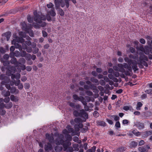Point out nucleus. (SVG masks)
Instances as JSON below:
<instances>
[{
    "instance_id": "f257e3e1",
    "label": "nucleus",
    "mask_w": 152,
    "mask_h": 152,
    "mask_svg": "<svg viewBox=\"0 0 152 152\" xmlns=\"http://www.w3.org/2000/svg\"><path fill=\"white\" fill-rule=\"evenodd\" d=\"M34 20L40 24V26L44 27L46 26V23L45 22H42V20H46V17L45 15H39L37 14V11H35L34 12Z\"/></svg>"
},
{
    "instance_id": "f03ea898",
    "label": "nucleus",
    "mask_w": 152,
    "mask_h": 152,
    "mask_svg": "<svg viewBox=\"0 0 152 152\" xmlns=\"http://www.w3.org/2000/svg\"><path fill=\"white\" fill-rule=\"evenodd\" d=\"M64 136L62 134H60L58 135V137L55 140V143L56 144L62 145L64 148V151H65L68 148V147L71 144V142H68L64 143V141L63 140Z\"/></svg>"
},
{
    "instance_id": "7ed1b4c3",
    "label": "nucleus",
    "mask_w": 152,
    "mask_h": 152,
    "mask_svg": "<svg viewBox=\"0 0 152 152\" xmlns=\"http://www.w3.org/2000/svg\"><path fill=\"white\" fill-rule=\"evenodd\" d=\"M140 56L139 57V59L140 63L142 64L145 66H148V64L145 61H143V60H145L146 61H147L148 60V58L147 57L142 53H140Z\"/></svg>"
},
{
    "instance_id": "20e7f679",
    "label": "nucleus",
    "mask_w": 152,
    "mask_h": 152,
    "mask_svg": "<svg viewBox=\"0 0 152 152\" xmlns=\"http://www.w3.org/2000/svg\"><path fill=\"white\" fill-rule=\"evenodd\" d=\"M124 68L126 69L128 71H125V74L126 75H131L132 74V69L130 65H129L126 63H124L123 64Z\"/></svg>"
},
{
    "instance_id": "39448f33",
    "label": "nucleus",
    "mask_w": 152,
    "mask_h": 152,
    "mask_svg": "<svg viewBox=\"0 0 152 152\" xmlns=\"http://www.w3.org/2000/svg\"><path fill=\"white\" fill-rule=\"evenodd\" d=\"M79 116L85 118H88V114L83 109L81 110L80 111Z\"/></svg>"
},
{
    "instance_id": "423d86ee",
    "label": "nucleus",
    "mask_w": 152,
    "mask_h": 152,
    "mask_svg": "<svg viewBox=\"0 0 152 152\" xmlns=\"http://www.w3.org/2000/svg\"><path fill=\"white\" fill-rule=\"evenodd\" d=\"M134 125L140 129H143L144 127V124L143 123L136 122L134 123Z\"/></svg>"
},
{
    "instance_id": "0eeeda50",
    "label": "nucleus",
    "mask_w": 152,
    "mask_h": 152,
    "mask_svg": "<svg viewBox=\"0 0 152 152\" xmlns=\"http://www.w3.org/2000/svg\"><path fill=\"white\" fill-rule=\"evenodd\" d=\"M74 121L77 124H79L78 126L79 128H82L83 127V124L80 123L82 122V120L81 118H75L74 119Z\"/></svg>"
},
{
    "instance_id": "6e6552de",
    "label": "nucleus",
    "mask_w": 152,
    "mask_h": 152,
    "mask_svg": "<svg viewBox=\"0 0 152 152\" xmlns=\"http://www.w3.org/2000/svg\"><path fill=\"white\" fill-rule=\"evenodd\" d=\"M68 104L72 108H75L78 109H79L80 107V106L79 104H75V103L70 102H68Z\"/></svg>"
},
{
    "instance_id": "1a4fd4ad",
    "label": "nucleus",
    "mask_w": 152,
    "mask_h": 152,
    "mask_svg": "<svg viewBox=\"0 0 152 152\" xmlns=\"http://www.w3.org/2000/svg\"><path fill=\"white\" fill-rule=\"evenodd\" d=\"M73 98L75 100L79 101H82L84 99V98L83 96H80L79 97L76 94H74L73 96Z\"/></svg>"
},
{
    "instance_id": "9d476101",
    "label": "nucleus",
    "mask_w": 152,
    "mask_h": 152,
    "mask_svg": "<svg viewBox=\"0 0 152 152\" xmlns=\"http://www.w3.org/2000/svg\"><path fill=\"white\" fill-rule=\"evenodd\" d=\"M10 92L11 94H17L19 93V90L15 87H12L10 88Z\"/></svg>"
},
{
    "instance_id": "9b49d317",
    "label": "nucleus",
    "mask_w": 152,
    "mask_h": 152,
    "mask_svg": "<svg viewBox=\"0 0 152 152\" xmlns=\"http://www.w3.org/2000/svg\"><path fill=\"white\" fill-rule=\"evenodd\" d=\"M46 137L48 139L49 141L50 142H52L53 141L54 138L53 135H50L48 134H46L45 135Z\"/></svg>"
},
{
    "instance_id": "f8f14e48",
    "label": "nucleus",
    "mask_w": 152,
    "mask_h": 152,
    "mask_svg": "<svg viewBox=\"0 0 152 152\" xmlns=\"http://www.w3.org/2000/svg\"><path fill=\"white\" fill-rule=\"evenodd\" d=\"M118 66L119 68V71L125 73V70L124 68L123 64H118Z\"/></svg>"
},
{
    "instance_id": "ddd939ff",
    "label": "nucleus",
    "mask_w": 152,
    "mask_h": 152,
    "mask_svg": "<svg viewBox=\"0 0 152 152\" xmlns=\"http://www.w3.org/2000/svg\"><path fill=\"white\" fill-rule=\"evenodd\" d=\"M52 146L49 143L45 145V149L46 151L51 150L52 149Z\"/></svg>"
},
{
    "instance_id": "4468645a",
    "label": "nucleus",
    "mask_w": 152,
    "mask_h": 152,
    "mask_svg": "<svg viewBox=\"0 0 152 152\" xmlns=\"http://www.w3.org/2000/svg\"><path fill=\"white\" fill-rule=\"evenodd\" d=\"M124 60L126 62H127L129 65L131 64H134L136 62V61L132 60H129L127 57L125 58Z\"/></svg>"
},
{
    "instance_id": "2eb2a0df",
    "label": "nucleus",
    "mask_w": 152,
    "mask_h": 152,
    "mask_svg": "<svg viewBox=\"0 0 152 152\" xmlns=\"http://www.w3.org/2000/svg\"><path fill=\"white\" fill-rule=\"evenodd\" d=\"M10 62L12 64H14L17 66H18V62L17 61L16 58H13L10 60Z\"/></svg>"
},
{
    "instance_id": "dca6fc26",
    "label": "nucleus",
    "mask_w": 152,
    "mask_h": 152,
    "mask_svg": "<svg viewBox=\"0 0 152 152\" xmlns=\"http://www.w3.org/2000/svg\"><path fill=\"white\" fill-rule=\"evenodd\" d=\"M25 60L23 58H21L18 60V66H20V64H25Z\"/></svg>"
},
{
    "instance_id": "f3484780",
    "label": "nucleus",
    "mask_w": 152,
    "mask_h": 152,
    "mask_svg": "<svg viewBox=\"0 0 152 152\" xmlns=\"http://www.w3.org/2000/svg\"><path fill=\"white\" fill-rule=\"evenodd\" d=\"M10 99L11 100L15 102H17L18 100V98L16 96H15L13 95H11L10 96Z\"/></svg>"
},
{
    "instance_id": "a211bd4d",
    "label": "nucleus",
    "mask_w": 152,
    "mask_h": 152,
    "mask_svg": "<svg viewBox=\"0 0 152 152\" xmlns=\"http://www.w3.org/2000/svg\"><path fill=\"white\" fill-rule=\"evenodd\" d=\"M90 80L91 82L94 83L96 85H98L99 84V82L98 80L94 77L91 78Z\"/></svg>"
},
{
    "instance_id": "6ab92c4d",
    "label": "nucleus",
    "mask_w": 152,
    "mask_h": 152,
    "mask_svg": "<svg viewBox=\"0 0 152 152\" xmlns=\"http://www.w3.org/2000/svg\"><path fill=\"white\" fill-rule=\"evenodd\" d=\"M2 94L5 97L9 96L10 95V93L9 91L3 90L2 91Z\"/></svg>"
},
{
    "instance_id": "aec40b11",
    "label": "nucleus",
    "mask_w": 152,
    "mask_h": 152,
    "mask_svg": "<svg viewBox=\"0 0 152 152\" xmlns=\"http://www.w3.org/2000/svg\"><path fill=\"white\" fill-rule=\"evenodd\" d=\"M132 64L133 65V66H132V68L134 70V72H135L137 70H138L137 66V63L136 61V63Z\"/></svg>"
},
{
    "instance_id": "412c9836",
    "label": "nucleus",
    "mask_w": 152,
    "mask_h": 152,
    "mask_svg": "<svg viewBox=\"0 0 152 152\" xmlns=\"http://www.w3.org/2000/svg\"><path fill=\"white\" fill-rule=\"evenodd\" d=\"M152 134V131H146L143 133V134L144 135L145 137H147L148 136Z\"/></svg>"
},
{
    "instance_id": "4be33fe9",
    "label": "nucleus",
    "mask_w": 152,
    "mask_h": 152,
    "mask_svg": "<svg viewBox=\"0 0 152 152\" xmlns=\"http://www.w3.org/2000/svg\"><path fill=\"white\" fill-rule=\"evenodd\" d=\"M138 150L139 152H147L148 151L144 146L140 147L138 148Z\"/></svg>"
},
{
    "instance_id": "5701e85b",
    "label": "nucleus",
    "mask_w": 152,
    "mask_h": 152,
    "mask_svg": "<svg viewBox=\"0 0 152 152\" xmlns=\"http://www.w3.org/2000/svg\"><path fill=\"white\" fill-rule=\"evenodd\" d=\"M7 67L8 68H10L9 69H10V71L12 73H14L15 72L16 69L15 67L13 66H8Z\"/></svg>"
},
{
    "instance_id": "b1692460",
    "label": "nucleus",
    "mask_w": 152,
    "mask_h": 152,
    "mask_svg": "<svg viewBox=\"0 0 152 152\" xmlns=\"http://www.w3.org/2000/svg\"><path fill=\"white\" fill-rule=\"evenodd\" d=\"M16 40L18 42L21 43L23 42L24 41V39H23L22 37H20L18 36L16 37Z\"/></svg>"
},
{
    "instance_id": "393cba45",
    "label": "nucleus",
    "mask_w": 152,
    "mask_h": 152,
    "mask_svg": "<svg viewBox=\"0 0 152 152\" xmlns=\"http://www.w3.org/2000/svg\"><path fill=\"white\" fill-rule=\"evenodd\" d=\"M48 15L49 14L52 16H54L56 15V13L54 12V9L53 8L49 12H48Z\"/></svg>"
},
{
    "instance_id": "a878e982",
    "label": "nucleus",
    "mask_w": 152,
    "mask_h": 152,
    "mask_svg": "<svg viewBox=\"0 0 152 152\" xmlns=\"http://www.w3.org/2000/svg\"><path fill=\"white\" fill-rule=\"evenodd\" d=\"M125 150V148L123 147H121L118 148L116 150V151L117 152H123Z\"/></svg>"
},
{
    "instance_id": "bb28decb",
    "label": "nucleus",
    "mask_w": 152,
    "mask_h": 152,
    "mask_svg": "<svg viewBox=\"0 0 152 152\" xmlns=\"http://www.w3.org/2000/svg\"><path fill=\"white\" fill-rule=\"evenodd\" d=\"M14 44L15 45V48L19 49V50L20 51L22 50V48L20 45L18 43H15Z\"/></svg>"
},
{
    "instance_id": "cd10ccee",
    "label": "nucleus",
    "mask_w": 152,
    "mask_h": 152,
    "mask_svg": "<svg viewBox=\"0 0 152 152\" xmlns=\"http://www.w3.org/2000/svg\"><path fill=\"white\" fill-rule=\"evenodd\" d=\"M109 78L110 79L113 80L114 81L117 82L116 80H117V79L112 74H109L108 75Z\"/></svg>"
},
{
    "instance_id": "c85d7f7f",
    "label": "nucleus",
    "mask_w": 152,
    "mask_h": 152,
    "mask_svg": "<svg viewBox=\"0 0 152 152\" xmlns=\"http://www.w3.org/2000/svg\"><path fill=\"white\" fill-rule=\"evenodd\" d=\"M4 35L7 38V40L8 41L11 36V32H6L4 34Z\"/></svg>"
},
{
    "instance_id": "c756f323",
    "label": "nucleus",
    "mask_w": 152,
    "mask_h": 152,
    "mask_svg": "<svg viewBox=\"0 0 152 152\" xmlns=\"http://www.w3.org/2000/svg\"><path fill=\"white\" fill-rule=\"evenodd\" d=\"M55 149L56 151H60L62 150V148L61 146L57 145L55 147Z\"/></svg>"
},
{
    "instance_id": "7c9ffc66",
    "label": "nucleus",
    "mask_w": 152,
    "mask_h": 152,
    "mask_svg": "<svg viewBox=\"0 0 152 152\" xmlns=\"http://www.w3.org/2000/svg\"><path fill=\"white\" fill-rule=\"evenodd\" d=\"M78 146V144H74L72 145L73 148L74 149V150L75 151H78L79 150Z\"/></svg>"
},
{
    "instance_id": "2f4dec72",
    "label": "nucleus",
    "mask_w": 152,
    "mask_h": 152,
    "mask_svg": "<svg viewBox=\"0 0 152 152\" xmlns=\"http://www.w3.org/2000/svg\"><path fill=\"white\" fill-rule=\"evenodd\" d=\"M66 128L67 129L69 133H74V130L73 128L71 127V126H66Z\"/></svg>"
},
{
    "instance_id": "473e14b6",
    "label": "nucleus",
    "mask_w": 152,
    "mask_h": 152,
    "mask_svg": "<svg viewBox=\"0 0 152 152\" xmlns=\"http://www.w3.org/2000/svg\"><path fill=\"white\" fill-rule=\"evenodd\" d=\"M132 132L136 136H138L140 135V132H137L136 130H133L132 131Z\"/></svg>"
},
{
    "instance_id": "72a5a7b5",
    "label": "nucleus",
    "mask_w": 152,
    "mask_h": 152,
    "mask_svg": "<svg viewBox=\"0 0 152 152\" xmlns=\"http://www.w3.org/2000/svg\"><path fill=\"white\" fill-rule=\"evenodd\" d=\"M110 117L113 118L114 120L115 121H118L119 119V117L117 115H110Z\"/></svg>"
},
{
    "instance_id": "f704fd0d",
    "label": "nucleus",
    "mask_w": 152,
    "mask_h": 152,
    "mask_svg": "<svg viewBox=\"0 0 152 152\" xmlns=\"http://www.w3.org/2000/svg\"><path fill=\"white\" fill-rule=\"evenodd\" d=\"M97 124L98 125L105 126L106 125V123L105 122L102 121H98L97 122Z\"/></svg>"
},
{
    "instance_id": "c9c22d12",
    "label": "nucleus",
    "mask_w": 152,
    "mask_h": 152,
    "mask_svg": "<svg viewBox=\"0 0 152 152\" xmlns=\"http://www.w3.org/2000/svg\"><path fill=\"white\" fill-rule=\"evenodd\" d=\"M26 60L29 61L31 58V55L29 53H27L25 56Z\"/></svg>"
},
{
    "instance_id": "e433bc0d",
    "label": "nucleus",
    "mask_w": 152,
    "mask_h": 152,
    "mask_svg": "<svg viewBox=\"0 0 152 152\" xmlns=\"http://www.w3.org/2000/svg\"><path fill=\"white\" fill-rule=\"evenodd\" d=\"M142 104L140 102H138L137 105L136 109L137 110H139L140 109V107L142 106Z\"/></svg>"
},
{
    "instance_id": "4c0bfd02",
    "label": "nucleus",
    "mask_w": 152,
    "mask_h": 152,
    "mask_svg": "<svg viewBox=\"0 0 152 152\" xmlns=\"http://www.w3.org/2000/svg\"><path fill=\"white\" fill-rule=\"evenodd\" d=\"M3 99H0V109H2L4 108L5 107V104L2 102H3Z\"/></svg>"
},
{
    "instance_id": "58836bf2",
    "label": "nucleus",
    "mask_w": 152,
    "mask_h": 152,
    "mask_svg": "<svg viewBox=\"0 0 152 152\" xmlns=\"http://www.w3.org/2000/svg\"><path fill=\"white\" fill-rule=\"evenodd\" d=\"M21 25L22 26V28L24 29H26L27 27V25L25 22H23L21 23Z\"/></svg>"
},
{
    "instance_id": "ea45409f",
    "label": "nucleus",
    "mask_w": 152,
    "mask_h": 152,
    "mask_svg": "<svg viewBox=\"0 0 152 152\" xmlns=\"http://www.w3.org/2000/svg\"><path fill=\"white\" fill-rule=\"evenodd\" d=\"M61 0H55V4L56 7L57 8H58L59 7V4L58 1H60Z\"/></svg>"
},
{
    "instance_id": "a19ab883",
    "label": "nucleus",
    "mask_w": 152,
    "mask_h": 152,
    "mask_svg": "<svg viewBox=\"0 0 152 152\" xmlns=\"http://www.w3.org/2000/svg\"><path fill=\"white\" fill-rule=\"evenodd\" d=\"M6 113V111L5 110H4L3 108L0 109V114L1 115H4Z\"/></svg>"
},
{
    "instance_id": "79ce46f5",
    "label": "nucleus",
    "mask_w": 152,
    "mask_h": 152,
    "mask_svg": "<svg viewBox=\"0 0 152 152\" xmlns=\"http://www.w3.org/2000/svg\"><path fill=\"white\" fill-rule=\"evenodd\" d=\"M73 114L76 117L79 116L80 112L77 110H74L73 112Z\"/></svg>"
},
{
    "instance_id": "37998d69",
    "label": "nucleus",
    "mask_w": 152,
    "mask_h": 152,
    "mask_svg": "<svg viewBox=\"0 0 152 152\" xmlns=\"http://www.w3.org/2000/svg\"><path fill=\"white\" fill-rule=\"evenodd\" d=\"M19 35L21 36V37L25 38L26 37V34L25 32H20L19 33Z\"/></svg>"
},
{
    "instance_id": "c03bdc74",
    "label": "nucleus",
    "mask_w": 152,
    "mask_h": 152,
    "mask_svg": "<svg viewBox=\"0 0 152 152\" xmlns=\"http://www.w3.org/2000/svg\"><path fill=\"white\" fill-rule=\"evenodd\" d=\"M1 61L2 62L4 65L5 66H7L10 64L9 61L7 60L3 61Z\"/></svg>"
},
{
    "instance_id": "a18cd8bd",
    "label": "nucleus",
    "mask_w": 152,
    "mask_h": 152,
    "mask_svg": "<svg viewBox=\"0 0 152 152\" xmlns=\"http://www.w3.org/2000/svg\"><path fill=\"white\" fill-rule=\"evenodd\" d=\"M12 103L11 102H10L5 106V107L9 109L12 107Z\"/></svg>"
},
{
    "instance_id": "49530a36",
    "label": "nucleus",
    "mask_w": 152,
    "mask_h": 152,
    "mask_svg": "<svg viewBox=\"0 0 152 152\" xmlns=\"http://www.w3.org/2000/svg\"><path fill=\"white\" fill-rule=\"evenodd\" d=\"M7 71L6 72V75H7L9 76L11 75L12 73L11 72H10V69H9L10 68H8L7 67Z\"/></svg>"
},
{
    "instance_id": "de8ad7c7",
    "label": "nucleus",
    "mask_w": 152,
    "mask_h": 152,
    "mask_svg": "<svg viewBox=\"0 0 152 152\" xmlns=\"http://www.w3.org/2000/svg\"><path fill=\"white\" fill-rule=\"evenodd\" d=\"M14 55L16 57H19L20 56V53L18 51H16L14 53Z\"/></svg>"
},
{
    "instance_id": "09e8293b",
    "label": "nucleus",
    "mask_w": 152,
    "mask_h": 152,
    "mask_svg": "<svg viewBox=\"0 0 152 152\" xmlns=\"http://www.w3.org/2000/svg\"><path fill=\"white\" fill-rule=\"evenodd\" d=\"M145 48H144L143 47H142V46L140 47L138 49V50L139 51L140 50V51H141V52H140L139 53H142L144 54L143 53H144V52L145 51Z\"/></svg>"
},
{
    "instance_id": "8fccbe9b",
    "label": "nucleus",
    "mask_w": 152,
    "mask_h": 152,
    "mask_svg": "<svg viewBox=\"0 0 152 152\" xmlns=\"http://www.w3.org/2000/svg\"><path fill=\"white\" fill-rule=\"evenodd\" d=\"M58 2L61 7H64L65 4L62 0H61L60 1H58Z\"/></svg>"
},
{
    "instance_id": "3c124183",
    "label": "nucleus",
    "mask_w": 152,
    "mask_h": 152,
    "mask_svg": "<svg viewBox=\"0 0 152 152\" xmlns=\"http://www.w3.org/2000/svg\"><path fill=\"white\" fill-rule=\"evenodd\" d=\"M27 19L29 23H31L33 22V20L31 19V17L29 15H28Z\"/></svg>"
},
{
    "instance_id": "603ef678",
    "label": "nucleus",
    "mask_w": 152,
    "mask_h": 152,
    "mask_svg": "<svg viewBox=\"0 0 152 152\" xmlns=\"http://www.w3.org/2000/svg\"><path fill=\"white\" fill-rule=\"evenodd\" d=\"M131 145L133 147H135L137 146V142H135L134 141H132L131 143Z\"/></svg>"
},
{
    "instance_id": "864d4df0",
    "label": "nucleus",
    "mask_w": 152,
    "mask_h": 152,
    "mask_svg": "<svg viewBox=\"0 0 152 152\" xmlns=\"http://www.w3.org/2000/svg\"><path fill=\"white\" fill-rule=\"evenodd\" d=\"M39 50V49L37 48H35L33 50V53L34 54H36L38 53Z\"/></svg>"
},
{
    "instance_id": "5fc2aeb1",
    "label": "nucleus",
    "mask_w": 152,
    "mask_h": 152,
    "mask_svg": "<svg viewBox=\"0 0 152 152\" xmlns=\"http://www.w3.org/2000/svg\"><path fill=\"white\" fill-rule=\"evenodd\" d=\"M33 26L35 28H40L39 25L36 23H34L33 24Z\"/></svg>"
},
{
    "instance_id": "6e6d98bb",
    "label": "nucleus",
    "mask_w": 152,
    "mask_h": 152,
    "mask_svg": "<svg viewBox=\"0 0 152 152\" xmlns=\"http://www.w3.org/2000/svg\"><path fill=\"white\" fill-rule=\"evenodd\" d=\"M90 88H91V89H92L93 88V89L94 90H96V91H98L96 89V86H94V85L92 84L91 83V84H90Z\"/></svg>"
},
{
    "instance_id": "4d7b16f0",
    "label": "nucleus",
    "mask_w": 152,
    "mask_h": 152,
    "mask_svg": "<svg viewBox=\"0 0 152 152\" xmlns=\"http://www.w3.org/2000/svg\"><path fill=\"white\" fill-rule=\"evenodd\" d=\"M123 109L127 111L129 110H133V109H130V107L128 106H125L123 107Z\"/></svg>"
},
{
    "instance_id": "13d9d810",
    "label": "nucleus",
    "mask_w": 152,
    "mask_h": 152,
    "mask_svg": "<svg viewBox=\"0 0 152 152\" xmlns=\"http://www.w3.org/2000/svg\"><path fill=\"white\" fill-rule=\"evenodd\" d=\"M59 12L60 15L61 16H63L64 14V12L61 9L59 10Z\"/></svg>"
},
{
    "instance_id": "bf43d9fd",
    "label": "nucleus",
    "mask_w": 152,
    "mask_h": 152,
    "mask_svg": "<svg viewBox=\"0 0 152 152\" xmlns=\"http://www.w3.org/2000/svg\"><path fill=\"white\" fill-rule=\"evenodd\" d=\"M113 73L114 76L116 77H118L120 75L119 73L118 72H114Z\"/></svg>"
},
{
    "instance_id": "052dcab7",
    "label": "nucleus",
    "mask_w": 152,
    "mask_h": 152,
    "mask_svg": "<svg viewBox=\"0 0 152 152\" xmlns=\"http://www.w3.org/2000/svg\"><path fill=\"white\" fill-rule=\"evenodd\" d=\"M24 86L25 89H28L30 87V84L28 83H25Z\"/></svg>"
},
{
    "instance_id": "680f3d73",
    "label": "nucleus",
    "mask_w": 152,
    "mask_h": 152,
    "mask_svg": "<svg viewBox=\"0 0 152 152\" xmlns=\"http://www.w3.org/2000/svg\"><path fill=\"white\" fill-rule=\"evenodd\" d=\"M99 83L102 86H104L105 85V83L104 80H100Z\"/></svg>"
},
{
    "instance_id": "e2e57ef3",
    "label": "nucleus",
    "mask_w": 152,
    "mask_h": 152,
    "mask_svg": "<svg viewBox=\"0 0 152 152\" xmlns=\"http://www.w3.org/2000/svg\"><path fill=\"white\" fill-rule=\"evenodd\" d=\"M86 94L89 96H92L93 94V93L90 91H87L86 92Z\"/></svg>"
},
{
    "instance_id": "0e129e2a",
    "label": "nucleus",
    "mask_w": 152,
    "mask_h": 152,
    "mask_svg": "<svg viewBox=\"0 0 152 152\" xmlns=\"http://www.w3.org/2000/svg\"><path fill=\"white\" fill-rule=\"evenodd\" d=\"M145 92L147 94H152V89H148L146 90L145 91Z\"/></svg>"
},
{
    "instance_id": "69168bd1",
    "label": "nucleus",
    "mask_w": 152,
    "mask_h": 152,
    "mask_svg": "<svg viewBox=\"0 0 152 152\" xmlns=\"http://www.w3.org/2000/svg\"><path fill=\"white\" fill-rule=\"evenodd\" d=\"M26 51L28 53H31L32 51V49L31 47H27L26 48Z\"/></svg>"
},
{
    "instance_id": "338daca9",
    "label": "nucleus",
    "mask_w": 152,
    "mask_h": 152,
    "mask_svg": "<svg viewBox=\"0 0 152 152\" xmlns=\"http://www.w3.org/2000/svg\"><path fill=\"white\" fill-rule=\"evenodd\" d=\"M93 115L95 117H97L99 116V114L98 112L95 111L93 113Z\"/></svg>"
},
{
    "instance_id": "774afa93",
    "label": "nucleus",
    "mask_w": 152,
    "mask_h": 152,
    "mask_svg": "<svg viewBox=\"0 0 152 152\" xmlns=\"http://www.w3.org/2000/svg\"><path fill=\"white\" fill-rule=\"evenodd\" d=\"M53 5L51 3H50L47 5V7L48 8H51L53 6Z\"/></svg>"
}]
</instances>
